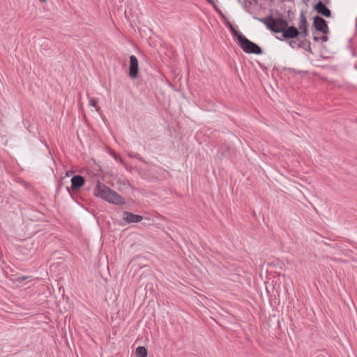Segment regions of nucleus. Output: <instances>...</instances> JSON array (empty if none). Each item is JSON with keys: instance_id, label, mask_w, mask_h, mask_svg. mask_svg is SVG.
I'll return each instance as SVG.
<instances>
[{"instance_id": "nucleus-10", "label": "nucleus", "mask_w": 357, "mask_h": 357, "mask_svg": "<svg viewBox=\"0 0 357 357\" xmlns=\"http://www.w3.org/2000/svg\"><path fill=\"white\" fill-rule=\"evenodd\" d=\"M224 24L230 30L231 33L236 37L237 40L240 38V36L243 35L234 27L227 18H225Z\"/></svg>"}, {"instance_id": "nucleus-25", "label": "nucleus", "mask_w": 357, "mask_h": 357, "mask_svg": "<svg viewBox=\"0 0 357 357\" xmlns=\"http://www.w3.org/2000/svg\"><path fill=\"white\" fill-rule=\"evenodd\" d=\"M313 40H314V41H315V42H318V41L320 40V37H318V36H314V37H313Z\"/></svg>"}, {"instance_id": "nucleus-24", "label": "nucleus", "mask_w": 357, "mask_h": 357, "mask_svg": "<svg viewBox=\"0 0 357 357\" xmlns=\"http://www.w3.org/2000/svg\"><path fill=\"white\" fill-rule=\"evenodd\" d=\"M208 3L213 6L214 8V5H216L214 0H206Z\"/></svg>"}, {"instance_id": "nucleus-11", "label": "nucleus", "mask_w": 357, "mask_h": 357, "mask_svg": "<svg viewBox=\"0 0 357 357\" xmlns=\"http://www.w3.org/2000/svg\"><path fill=\"white\" fill-rule=\"evenodd\" d=\"M126 204L125 198L113 190V205L124 206Z\"/></svg>"}, {"instance_id": "nucleus-8", "label": "nucleus", "mask_w": 357, "mask_h": 357, "mask_svg": "<svg viewBox=\"0 0 357 357\" xmlns=\"http://www.w3.org/2000/svg\"><path fill=\"white\" fill-rule=\"evenodd\" d=\"M123 220L126 223H137L143 220V216L140 215L134 214L131 212L123 211Z\"/></svg>"}, {"instance_id": "nucleus-2", "label": "nucleus", "mask_w": 357, "mask_h": 357, "mask_svg": "<svg viewBox=\"0 0 357 357\" xmlns=\"http://www.w3.org/2000/svg\"><path fill=\"white\" fill-rule=\"evenodd\" d=\"M240 47L247 54H261L262 49L255 43L248 40L244 35L240 36L238 40Z\"/></svg>"}, {"instance_id": "nucleus-9", "label": "nucleus", "mask_w": 357, "mask_h": 357, "mask_svg": "<svg viewBox=\"0 0 357 357\" xmlns=\"http://www.w3.org/2000/svg\"><path fill=\"white\" fill-rule=\"evenodd\" d=\"M84 184V178L81 176H75L71 178V188L77 190Z\"/></svg>"}, {"instance_id": "nucleus-1", "label": "nucleus", "mask_w": 357, "mask_h": 357, "mask_svg": "<svg viewBox=\"0 0 357 357\" xmlns=\"http://www.w3.org/2000/svg\"><path fill=\"white\" fill-rule=\"evenodd\" d=\"M280 20L282 21L281 25H280L278 27L280 31H275V33H282L281 38L277 37L279 40L287 41L290 39H295L298 38L299 30L298 28H296L294 25L289 26L288 21L283 17H280Z\"/></svg>"}, {"instance_id": "nucleus-23", "label": "nucleus", "mask_w": 357, "mask_h": 357, "mask_svg": "<svg viewBox=\"0 0 357 357\" xmlns=\"http://www.w3.org/2000/svg\"><path fill=\"white\" fill-rule=\"evenodd\" d=\"M320 40H321L323 42H327L328 40V38L326 35L324 34L323 36L320 37Z\"/></svg>"}, {"instance_id": "nucleus-7", "label": "nucleus", "mask_w": 357, "mask_h": 357, "mask_svg": "<svg viewBox=\"0 0 357 357\" xmlns=\"http://www.w3.org/2000/svg\"><path fill=\"white\" fill-rule=\"evenodd\" d=\"M313 9L319 14L326 17H331L332 15L331 10L326 6V4L319 1L313 6Z\"/></svg>"}, {"instance_id": "nucleus-16", "label": "nucleus", "mask_w": 357, "mask_h": 357, "mask_svg": "<svg viewBox=\"0 0 357 357\" xmlns=\"http://www.w3.org/2000/svg\"><path fill=\"white\" fill-rule=\"evenodd\" d=\"M101 275H102V277L104 278L105 281H108L109 280L110 273H109V271L108 266H107L106 268H104L102 269Z\"/></svg>"}, {"instance_id": "nucleus-5", "label": "nucleus", "mask_w": 357, "mask_h": 357, "mask_svg": "<svg viewBox=\"0 0 357 357\" xmlns=\"http://www.w3.org/2000/svg\"><path fill=\"white\" fill-rule=\"evenodd\" d=\"M312 26L314 27L317 31L321 32L325 35H327L329 33V28L327 21L319 15L313 17Z\"/></svg>"}, {"instance_id": "nucleus-4", "label": "nucleus", "mask_w": 357, "mask_h": 357, "mask_svg": "<svg viewBox=\"0 0 357 357\" xmlns=\"http://www.w3.org/2000/svg\"><path fill=\"white\" fill-rule=\"evenodd\" d=\"M111 190L105 184L98 183L94 190V195L108 202H111Z\"/></svg>"}, {"instance_id": "nucleus-21", "label": "nucleus", "mask_w": 357, "mask_h": 357, "mask_svg": "<svg viewBox=\"0 0 357 357\" xmlns=\"http://www.w3.org/2000/svg\"><path fill=\"white\" fill-rule=\"evenodd\" d=\"M117 184L122 185L123 188H126V189L128 188V185H129L128 183H126V181L122 182L120 180L118 181Z\"/></svg>"}, {"instance_id": "nucleus-19", "label": "nucleus", "mask_w": 357, "mask_h": 357, "mask_svg": "<svg viewBox=\"0 0 357 357\" xmlns=\"http://www.w3.org/2000/svg\"><path fill=\"white\" fill-rule=\"evenodd\" d=\"M294 13L292 10H289L287 11V18L290 20V21H292V20L294 19Z\"/></svg>"}, {"instance_id": "nucleus-6", "label": "nucleus", "mask_w": 357, "mask_h": 357, "mask_svg": "<svg viewBox=\"0 0 357 357\" xmlns=\"http://www.w3.org/2000/svg\"><path fill=\"white\" fill-rule=\"evenodd\" d=\"M129 60L128 75L132 79H135L139 76L138 59L135 55H131Z\"/></svg>"}, {"instance_id": "nucleus-18", "label": "nucleus", "mask_w": 357, "mask_h": 357, "mask_svg": "<svg viewBox=\"0 0 357 357\" xmlns=\"http://www.w3.org/2000/svg\"><path fill=\"white\" fill-rule=\"evenodd\" d=\"M215 10L221 16L222 19L225 21V18H227L222 11L220 9V8L217 5H214Z\"/></svg>"}, {"instance_id": "nucleus-15", "label": "nucleus", "mask_w": 357, "mask_h": 357, "mask_svg": "<svg viewBox=\"0 0 357 357\" xmlns=\"http://www.w3.org/2000/svg\"><path fill=\"white\" fill-rule=\"evenodd\" d=\"M298 30H299V36L298 37H300V38H301L303 40H306V38L309 34L308 29L307 28L298 29Z\"/></svg>"}, {"instance_id": "nucleus-3", "label": "nucleus", "mask_w": 357, "mask_h": 357, "mask_svg": "<svg viewBox=\"0 0 357 357\" xmlns=\"http://www.w3.org/2000/svg\"><path fill=\"white\" fill-rule=\"evenodd\" d=\"M254 19L262 22L266 25V28L273 33H275V31H280V29L278 28L282 22V20H280V17H273L271 15H269L265 17H259L255 16Z\"/></svg>"}, {"instance_id": "nucleus-14", "label": "nucleus", "mask_w": 357, "mask_h": 357, "mask_svg": "<svg viewBox=\"0 0 357 357\" xmlns=\"http://www.w3.org/2000/svg\"><path fill=\"white\" fill-rule=\"evenodd\" d=\"M148 351L145 347L139 346L135 349L136 357H146Z\"/></svg>"}, {"instance_id": "nucleus-27", "label": "nucleus", "mask_w": 357, "mask_h": 357, "mask_svg": "<svg viewBox=\"0 0 357 357\" xmlns=\"http://www.w3.org/2000/svg\"><path fill=\"white\" fill-rule=\"evenodd\" d=\"M70 174H71V173H70V172H67V173H66V175H67V176H69V175H70Z\"/></svg>"}, {"instance_id": "nucleus-26", "label": "nucleus", "mask_w": 357, "mask_h": 357, "mask_svg": "<svg viewBox=\"0 0 357 357\" xmlns=\"http://www.w3.org/2000/svg\"><path fill=\"white\" fill-rule=\"evenodd\" d=\"M118 190H119V191H122V188H121V187H119V188H118Z\"/></svg>"}, {"instance_id": "nucleus-22", "label": "nucleus", "mask_w": 357, "mask_h": 357, "mask_svg": "<svg viewBox=\"0 0 357 357\" xmlns=\"http://www.w3.org/2000/svg\"><path fill=\"white\" fill-rule=\"evenodd\" d=\"M289 45L292 47V48H294L296 47V45L298 46V43L296 40H294V39H291L289 41Z\"/></svg>"}, {"instance_id": "nucleus-12", "label": "nucleus", "mask_w": 357, "mask_h": 357, "mask_svg": "<svg viewBox=\"0 0 357 357\" xmlns=\"http://www.w3.org/2000/svg\"><path fill=\"white\" fill-rule=\"evenodd\" d=\"M298 47L305 50L307 52L312 54V49L310 47V42L307 40H301L298 43Z\"/></svg>"}, {"instance_id": "nucleus-17", "label": "nucleus", "mask_w": 357, "mask_h": 357, "mask_svg": "<svg viewBox=\"0 0 357 357\" xmlns=\"http://www.w3.org/2000/svg\"><path fill=\"white\" fill-rule=\"evenodd\" d=\"M89 106L93 108L96 112H99V107L98 106V102L94 98L89 99Z\"/></svg>"}, {"instance_id": "nucleus-13", "label": "nucleus", "mask_w": 357, "mask_h": 357, "mask_svg": "<svg viewBox=\"0 0 357 357\" xmlns=\"http://www.w3.org/2000/svg\"><path fill=\"white\" fill-rule=\"evenodd\" d=\"M307 27H308V22H307V18H306L304 13L302 11L300 14L298 29H304V28H307Z\"/></svg>"}, {"instance_id": "nucleus-20", "label": "nucleus", "mask_w": 357, "mask_h": 357, "mask_svg": "<svg viewBox=\"0 0 357 357\" xmlns=\"http://www.w3.org/2000/svg\"><path fill=\"white\" fill-rule=\"evenodd\" d=\"M113 158L117 162H120L121 163L123 162L121 157L119 155H117L114 151H113Z\"/></svg>"}]
</instances>
